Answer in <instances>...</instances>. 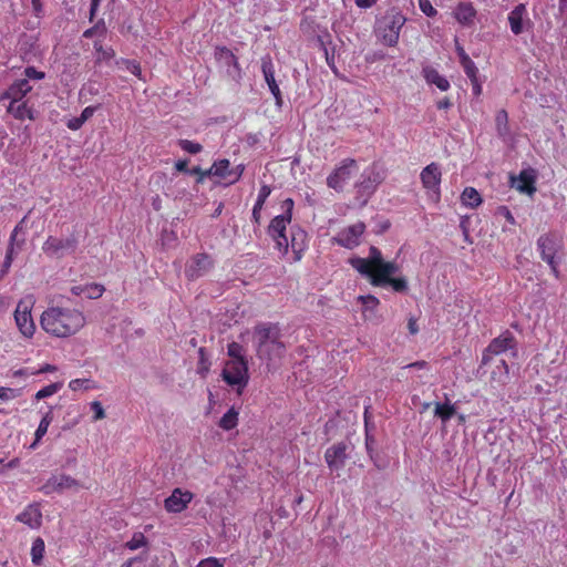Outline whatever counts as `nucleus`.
<instances>
[{"label": "nucleus", "mask_w": 567, "mask_h": 567, "mask_svg": "<svg viewBox=\"0 0 567 567\" xmlns=\"http://www.w3.org/2000/svg\"><path fill=\"white\" fill-rule=\"evenodd\" d=\"M86 323L84 313L75 308L50 306L40 316L41 328L51 337L69 338Z\"/></svg>", "instance_id": "1"}, {"label": "nucleus", "mask_w": 567, "mask_h": 567, "mask_svg": "<svg viewBox=\"0 0 567 567\" xmlns=\"http://www.w3.org/2000/svg\"><path fill=\"white\" fill-rule=\"evenodd\" d=\"M281 329L278 323L260 322L254 327L252 343L256 355L268 367L284 358L287 347L281 340Z\"/></svg>", "instance_id": "2"}, {"label": "nucleus", "mask_w": 567, "mask_h": 567, "mask_svg": "<svg viewBox=\"0 0 567 567\" xmlns=\"http://www.w3.org/2000/svg\"><path fill=\"white\" fill-rule=\"evenodd\" d=\"M406 18L398 8H390L377 18L374 25L375 37L388 47H395L400 39V32Z\"/></svg>", "instance_id": "3"}, {"label": "nucleus", "mask_w": 567, "mask_h": 567, "mask_svg": "<svg viewBox=\"0 0 567 567\" xmlns=\"http://www.w3.org/2000/svg\"><path fill=\"white\" fill-rule=\"evenodd\" d=\"M285 204L287 205V210L284 214L274 217L267 229L268 235L276 244V248L284 254H286L289 248V240L286 235V229L291 221L293 202L292 199L288 198Z\"/></svg>", "instance_id": "4"}, {"label": "nucleus", "mask_w": 567, "mask_h": 567, "mask_svg": "<svg viewBox=\"0 0 567 567\" xmlns=\"http://www.w3.org/2000/svg\"><path fill=\"white\" fill-rule=\"evenodd\" d=\"M35 298L33 295H27L21 298L13 312L16 326L24 338H32L35 332V323L31 311L34 307Z\"/></svg>", "instance_id": "5"}, {"label": "nucleus", "mask_w": 567, "mask_h": 567, "mask_svg": "<svg viewBox=\"0 0 567 567\" xmlns=\"http://www.w3.org/2000/svg\"><path fill=\"white\" fill-rule=\"evenodd\" d=\"M561 248V239L555 234H544L537 239V250L542 259L548 264L556 278H559V259L557 258V254Z\"/></svg>", "instance_id": "6"}, {"label": "nucleus", "mask_w": 567, "mask_h": 567, "mask_svg": "<svg viewBox=\"0 0 567 567\" xmlns=\"http://www.w3.org/2000/svg\"><path fill=\"white\" fill-rule=\"evenodd\" d=\"M507 351H513V354L516 355L517 352V341L514 334L506 330L498 337L494 338L489 344L484 349L482 354L481 367L488 364L494 355H499Z\"/></svg>", "instance_id": "7"}, {"label": "nucleus", "mask_w": 567, "mask_h": 567, "mask_svg": "<svg viewBox=\"0 0 567 567\" xmlns=\"http://www.w3.org/2000/svg\"><path fill=\"white\" fill-rule=\"evenodd\" d=\"M358 171L355 159L346 158L333 169V172L327 177L328 187L336 192L343 190L346 184L350 181L352 175Z\"/></svg>", "instance_id": "8"}, {"label": "nucleus", "mask_w": 567, "mask_h": 567, "mask_svg": "<svg viewBox=\"0 0 567 567\" xmlns=\"http://www.w3.org/2000/svg\"><path fill=\"white\" fill-rule=\"evenodd\" d=\"M78 240L73 236L68 238H58L54 236H49L47 240L43 243L42 250L47 256L60 259L64 257L66 254L74 252Z\"/></svg>", "instance_id": "9"}, {"label": "nucleus", "mask_w": 567, "mask_h": 567, "mask_svg": "<svg viewBox=\"0 0 567 567\" xmlns=\"http://www.w3.org/2000/svg\"><path fill=\"white\" fill-rule=\"evenodd\" d=\"M223 379L229 385L246 386L248 383V365L246 360H230L223 370Z\"/></svg>", "instance_id": "10"}, {"label": "nucleus", "mask_w": 567, "mask_h": 567, "mask_svg": "<svg viewBox=\"0 0 567 567\" xmlns=\"http://www.w3.org/2000/svg\"><path fill=\"white\" fill-rule=\"evenodd\" d=\"M365 230V224L358 221L342 230H340L333 238L332 241L341 247L353 249L361 243V236Z\"/></svg>", "instance_id": "11"}, {"label": "nucleus", "mask_w": 567, "mask_h": 567, "mask_svg": "<svg viewBox=\"0 0 567 567\" xmlns=\"http://www.w3.org/2000/svg\"><path fill=\"white\" fill-rule=\"evenodd\" d=\"M384 173L375 164L365 168L361 174V179L357 184L358 192L362 195H370L374 193L377 187L383 182Z\"/></svg>", "instance_id": "12"}, {"label": "nucleus", "mask_w": 567, "mask_h": 567, "mask_svg": "<svg viewBox=\"0 0 567 567\" xmlns=\"http://www.w3.org/2000/svg\"><path fill=\"white\" fill-rule=\"evenodd\" d=\"M348 449V443L338 442L326 450L324 461L330 471L338 472L344 467L346 462L349 458Z\"/></svg>", "instance_id": "13"}, {"label": "nucleus", "mask_w": 567, "mask_h": 567, "mask_svg": "<svg viewBox=\"0 0 567 567\" xmlns=\"http://www.w3.org/2000/svg\"><path fill=\"white\" fill-rule=\"evenodd\" d=\"M80 487L79 482L70 475L59 474L52 475L42 486L41 492L45 495L52 493H62L66 489H78Z\"/></svg>", "instance_id": "14"}, {"label": "nucleus", "mask_w": 567, "mask_h": 567, "mask_svg": "<svg viewBox=\"0 0 567 567\" xmlns=\"http://www.w3.org/2000/svg\"><path fill=\"white\" fill-rule=\"evenodd\" d=\"M421 182L425 189L429 192H432V195L434 196L435 200L440 199V184H441V177L442 173L440 169L439 164L431 163L427 166H425L421 172Z\"/></svg>", "instance_id": "15"}, {"label": "nucleus", "mask_w": 567, "mask_h": 567, "mask_svg": "<svg viewBox=\"0 0 567 567\" xmlns=\"http://www.w3.org/2000/svg\"><path fill=\"white\" fill-rule=\"evenodd\" d=\"M214 266L213 259L207 254L195 255L186 266V276L194 280L205 276Z\"/></svg>", "instance_id": "16"}, {"label": "nucleus", "mask_w": 567, "mask_h": 567, "mask_svg": "<svg viewBox=\"0 0 567 567\" xmlns=\"http://www.w3.org/2000/svg\"><path fill=\"white\" fill-rule=\"evenodd\" d=\"M261 71L265 78V81L269 87V91L274 95L276 100V105L281 106L282 105V96L279 89V85L276 82L275 79V66L272 63V60L269 55H266L261 59Z\"/></svg>", "instance_id": "17"}, {"label": "nucleus", "mask_w": 567, "mask_h": 567, "mask_svg": "<svg viewBox=\"0 0 567 567\" xmlns=\"http://www.w3.org/2000/svg\"><path fill=\"white\" fill-rule=\"evenodd\" d=\"M536 174L535 171L524 169L517 177H511V185L522 194L533 195L536 192Z\"/></svg>", "instance_id": "18"}, {"label": "nucleus", "mask_w": 567, "mask_h": 567, "mask_svg": "<svg viewBox=\"0 0 567 567\" xmlns=\"http://www.w3.org/2000/svg\"><path fill=\"white\" fill-rule=\"evenodd\" d=\"M193 499V494L188 491L183 492L175 488L169 497L165 499V508L169 513H181Z\"/></svg>", "instance_id": "19"}, {"label": "nucleus", "mask_w": 567, "mask_h": 567, "mask_svg": "<svg viewBox=\"0 0 567 567\" xmlns=\"http://www.w3.org/2000/svg\"><path fill=\"white\" fill-rule=\"evenodd\" d=\"M289 247L295 254V259L300 260L303 251L308 246V235L300 227L293 226L290 228Z\"/></svg>", "instance_id": "20"}, {"label": "nucleus", "mask_w": 567, "mask_h": 567, "mask_svg": "<svg viewBox=\"0 0 567 567\" xmlns=\"http://www.w3.org/2000/svg\"><path fill=\"white\" fill-rule=\"evenodd\" d=\"M508 22L511 31L518 35L524 32V24H529L530 21L527 19V9L524 3L517 4L508 14Z\"/></svg>", "instance_id": "21"}, {"label": "nucleus", "mask_w": 567, "mask_h": 567, "mask_svg": "<svg viewBox=\"0 0 567 567\" xmlns=\"http://www.w3.org/2000/svg\"><path fill=\"white\" fill-rule=\"evenodd\" d=\"M398 270L399 267L395 262L383 260L382 264L375 269V276H373L372 285L375 287L386 286L388 279L398 272Z\"/></svg>", "instance_id": "22"}, {"label": "nucleus", "mask_w": 567, "mask_h": 567, "mask_svg": "<svg viewBox=\"0 0 567 567\" xmlns=\"http://www.w3.org/2000/svg\"><path fill=\"white\" fill-rule=\"evenodd\" d=\"M422 74L427 84H433L441 91H447L451 86L449 80L430 65L423 66Z\"/></svg>", "instance_id": "23"}, {"label": "nucleus", "mask_w": 567, "mask_h": 567, "mask_svg": "<svg viewBox=\"0 0 567 567\" xmlns=\"http://www.w3.org/2000/svg\"><path fill=\"white\" fill-rule=\"evenodd\" d=\"M31 85L28 79H21L16 81L10 87L3 93L1 99H11V101H20L27 93L31 91Z\"/></svg>", "instance_id": "24"}, {"label": "nucleus", "mask_w": 567, "mask_h": 567, "mask_svg": "<svg viewBox=\"0 0 567 567\" xmlns=\"http://www.w3.org/2000/svg\"><path fill=\"white\" fill-rule=\"evenodd\" d=\"M104 290L105 288L102 285L95 282L78 285L71 288V292L74 296H85L89 299H99L103 295Z\"/></svg>", "instance_id": "25"}, {"label": "nucleus", "mask_w": 567, "mask_h": 567, "mask_svg": "<svg viewBox=\"0 0 567 567\" xmlns=\"http://www.w3.org/2000/svg\"><path fill=\"white\" fill-rule=\"evenodd\" d=\"M17 519L31 528H38L41 525L42 514L37 506L29 505L17 516Z\"/></svg>", "instance_id": "26"}, {"label": "nucleus", "mask_w": 567, "mask_h": 567, "mask_svg": "<svg viewBox=\"0 0 567 567\" xmlns=\"http://www.w3.org/2000/svg\"><path fill=\"white\" fill-rule=\"evenodd\" d=\"M476 10L471 2H461L457 4L454 17L462 24H470L475 18Z\"/></svg>", "instance_id": "27"}, {"label": "nucleus", "mask_w": 567, "mask_h": 567, "mask_svg": "<svg viewBox=\"0 0 567 567\" xmlns=\"http://www.w3.org/2000/svg\"><path fill=\"white\" fill-rule=\"evenodd\" d=\"M230 171L231 168L229 159L223 158L213 163V165L208 168V174H213L216 177L229 181L231 177Z\"/></svg>", "instance_id": "28"}, {"label": "nucleus", "mask_w": 567, "mask_h": 567, "mask_svg": "<svg viewBox=\"0 0 567 567\" xmlns=\"http://www.w3.org/2000/svg\"><path fill=\"white\" fill-rule=\"evenodd\" d=\"M434 415L439 417L444 424L447 423L451 417L456 414L455 405L450 402L449 399L444 403H434Z\"/></svg>", "instance_id": "29"}, {"label": "nucleus", "mask_w": 567, "mask_h": 567, "mask_svg": "<svg viewBox=\"0 0 567 567\" xmlns=\"http://www.w3.org/2000/svg\"><path fill=\"white\" fill-rule=\"evenodd\" d=\"M350 264L360 275L369 278L372 284L373 276H375V269L369 259L357 257L350 259Z\"/></svg>", "instance_id": "30"}, {"label": "nucleus", "mask_w": 567, "mask_h": 567, "mask_svg": "<svg viewBox=\"0 0 567 567\" xmlns=\"http://www.w3.org/2000/svg\"><path fill=\"white\" fill-rule=\"evenodd\" d=\"M270 193L271 188L268 185H262L259 189L257 200L252 208V219L258 225L260 224L261 209Z\"/></svg>", "instance_id": "31"}, {"label": "nucleus", "mask_w": 567, "mask_h": 567, "mask_svg": "<svg viewBox=\"0 0 567 567\" xmlns=\"http://www.w3.org/2000/svg\"><path fill=\"white\" fill-rule=\"evenodd\" d=\"M18 102L19 101H11L8 106V112L11 113L17 120H33V112L27 106V103L18 104Z\"/></svg>", "instance_id": "32"}, {"label": "nucleus", "mask_w": 567, "mask_h": 567, "mask_svg": "<svg viewBox=\"0 0 567 567\" xmlns=\"http://www.w3.org/2000/svg\"><path fill=\"white\" fill-rule=\"evenodd\" d=\"M462 204L470 208H476L482 203L480 193L474 187H466L461 195Z\"/></svg>", "instance_id": "33"}, {"label": "nucleus", "mask_w": 567, "mask_h": 567, "mask_svg": "<svg viewBox=\"0 0 567 567\" xmlns=\"http://www.w3.org/2000/svg\"><path fill=\"white\" fill-rule=\"evenodd\" d=\"M237 422L238 412L234 408H231L221 416L219 421V426L226 431H229L236 427Z\"/></svg>", "instance_id": "34"}, {"label": "nucleus", "mask_w": 567, "mask_h": 567, "mask_svg": "<svg viewBox=\"0 0 567 567\" xmlns=\"http://www.w3.org/2000/svg\"><path fill=\"white\" fill-rule=\"evenodd\" d=\"M496 130L499 136L504 137L509 133L508 115L505 110H499L495 116Z\"/></svg>", "instance_id": "35"}, {"label": "nucleus", "mask_w": 567, "mask_h": 567, "mask_svg": "<svg viewBox=\"0 0 567 567\" xmlns=\"http://www.w3.org/2000/svg\"><path fill=\"white\" fill-rule=\"evenodd\" d=\"M45 545L42 538L38 537L33 540L31 547V558L34 565H40L43 559Z\"/></svg>", "instance_id": "36"}, {"label": "nucleus", "mask_w": 567, "mask_h": 567, "mask_svg": "<svg viewBox=\"0 0 567 567\" xmlns=\"http://www.w3.org/2000/svg\"><path fill=\"white\" fill-rule=\"evenodd\" d=\"M52 414L51 412H48L43 417L42 420L40 421L39 423V426L35 431V440L34 442L31 444V449H34L38 444V442L45 435V433L48 432V427L50 425V423L52 422Z\"/></svg>", "instance_id": "37"}, {"label": "nucleus", "mask_w": 567, "mask_h": 567, "mask_svg": "<svg viewBox=\"0 0 567 567\" xmlns=\"http://www.w3.org/2000/svg\"><path fill=\"white\" fill-rule=\"evenodd\" d=\"M147 546V538L142 532H135L132 538L125 543L124 547L130 550H136Z\"/></svg>", "instance_id": "38"}, {"label": "nucleus", "mask_w": 567, "mask_h": 567, "mask_svg": "<svg viewBox=\"0 0 567 567\" xmlns=\"http://www.w3.org/2000/svg\"><path fill=\"white\" fill-rule=\"evenodd\" d=\"M94 49L96 50V61H110L114 58L115 52L112 48H103L100 42H94Z\"/></svg>", "instance_id": "39"}, {"label": "nucleus", "mask_w": 567, "mask_h": 567, "mask_svg": "<svg viewBox=\"0 0 567 567\" xmlns=\"http://www.w3.org/2000/svg\"><path fill=\"white\" fill-rule=\"evenodd\" d=\"M178 146L184 152H187L189 154H198L203 150V146L199 143L193 142V141H189V140H179L178 141Z\"/></svg>", "instance_id": "40"}, {"label": "nucleus", "mask_w": 567, "mask_h": 567, "mask_svg": "<svg viewBox=\"0 0 567 567\" xmlns=\"http://www.w3.org/2000/svg\"><path fill=\"white\" fill-rule=\"evenodd\" d=\"M461 64L470 80H475V78H477L478 69L470 56H464L463 63Z\"/></svg>", "instance_id": "41"}, {"label": "nucleus", "mask_w": 567, "mask_h": 567, "mask_svg": "<svg viewBox=\"0 0 567 567\" xmlns=\"http://www.w3.org/2000/svg\"><path fill=\"white\" fill-rule=\"evenodd\" d=\"M20 395H21L20 389L0 386V400L1 401L6 402V401L14 400Z\"/></svg>", "instance_id": "42"}, {"label": "nucleus", "mask_w": 567, "mask_h": 567, "mask_svg": "<svg viewBox=\"0 0 567 567\" xmlns=\"http://www.w3.org/2000/svg\"><path fill=\"white\" fill-rule=\"evenodd\" d=\"M391 286L396 292H405L408 290V281L405 278H390L386 286Z\"/></svg>", "instance_id": "43"}, {"label": "nucleus", "mask_w": 567, "mask_h": 567, "mask_svg": "<svg viewBox=\"0 0 567 567\" xmlns=\"http://www.w3.org/2000/svg\"><path fill=\"white\" fill-rule=\"evenodd\" d=\"M243 352L244 349L239 343L231 342L228 344V355L231 358V360H245Z\"/></svg>", "instance_id": "44"}, {"label": "nucleus", "mask_w": 567, "mask_h": 567, "mask_svg": "<svg viewBox=\"0 0 567 567\" xmlns=\"http://www.w3.org/2000/svg\"><path fill=\"white\" fill-rule=\"evenodd\" d=\"M22 244H23V240L21 243H19L18 239H16V234H11L6 255L13 258V256L17 255L19 252V250L21 249Z\"/></svg>", "instance_id": "45"}, {"label": "nucleus", "mask_w": 567, "mask_h": 567, "mask_svg": "<svg viewBox=\"0 0 567 567\" xmlns=\"http://www.w3.org/2000/svg\"><path fill=\"white\" fill-rule=\"evenodd\" d=\"M368 259L371 261L374 269H377L383 261L381 251L374 246L370 247V255Z\"/></svg>", "instance_id": "46"}, {"label": "nucleus", "mask_w": 567, "mask_h": 567, "mask_svg": "<svg viewBox=\"0 0 567 567\" xmlns=\"http://www.w3.org/2000/svg\"><path fill=\"white\" fill-rule=\"evenodd\" d=\"M420 10L427 17H435L436 9L432 6L431 0H419Z\"/></svg>", "instance_id": "47"}, {"label": "nucleus", "mask_w": 567, "mask_h": 567, "mask_svg": "<svg viewBox=\"0 0 567 567\" xmlns=\"http://www.w3.org/2000/svg\"><path fill=\"white\" fill-rule=\"evenodd\" d=\"M58 384H49L37 392L35 399L41 400L51 396L58 391Z\"/></svg>", "instance_id": "48"}, {"label": "nucleus", "mask_w": 567, "mask_h": 567, "mask_svg": "<svg viewBox=\"0 0 567 567\" xmlns=\"http://www.w3.org/2000/svg\"><path fill=\"white\" fill-rule=\"evenodd\" d=\"M225 559H218L215 557H208L202 559L196 567H224Z\"/></svg>", "instance_id": "49"}, {"label": "nucleus", "mask_w": 567, "mask_h": 567, "mask_svg": "<svg viewBox=\"0 0 567 567\" xmlns=\"http://www.w3.org/2000/svg\"><path fill=\"white\" fill-rule=\"evenodd\" d=\"M358 300L367 308L374 309L379 305V299L372 295L359 296Z\"/></svg>", "instance_id": "50"}, {"label": "nucleus", "mask_w": 567, "mask_h": 567, "mask_svg": "<svg viewBox=\"0 0 567 567\" xmlns=\"http://www.w3.org/2000/svg\"><path fill=\"white\" fill-rule=\"evenodd\" d=\"M189 175H196L197 176V179H196L197 184L204 183L206 177L214 176L213 174H208V169L204 171L199 166H195V167L190 168Z\"/></svg>", "instance_id": "51"}, {"label": "nucleus", "mask_w": 567, "mask_h": 567, "mask_svg": "<svg viewBox=\"0 0 567 567\" xmlns=\"http://www.w3.org/2000/svg\"><path fill=\"white\" fill-rule=\"evenodd\" d=\"M90 382L91 381L89 379H74V380L70 381L69 388L73 391H78L81 389L87 390V389H90V385H89Z\"/></svg>", "instance_id": "52"}, {"label": "nucleus", "mask_w": 567, "mask_h": 567, "mask_svg": "<svg viewBox=\"0 0 567 567\" xmlns=\"http://www.w3.org/2000/svg\"><path fill=\"white\" fill-rule=\"evenodd\" d=\"M244 171H245L244 164H239V165L235 166L234 168H231V171H230L231 177L227 184L230 185V184H235L236 182H238L241 178Z\"/></svg>", "instance_id": "53"}, {"label": "nucleus", "mask_w": 567, "mask_h": 567, "mask_svg": "<svg viewBox=\"0 0 567 567\" xmlns=\"http://www.w3.org/2000/svg\"><path fill=\"white\" fill-rule=\"evenodd\" d=\"M91 409H92V411L94 412V416H93V419H94L95 421H97V420H102V419H104V417H105L104 409H103L102 404H101L99 401H93V402L91 403Z\"/></svg>", "instance_id": "54"}, {"label": "nucleus", "mask_w": 567, "mask_h": 567, "mask_svg": "<svg viewBox=\"0 0 567 567\" xmlns=\"http://www.w3.org/2000/svg\"><path fill=\"white\" fill-rule=\"evenodd\" d=\"M220 58L225 60V63L230 65L234 64L237 65V58L229 51L228 49L224 48L220 50Z\"/></svg>", "instance_id": "55"}, {"label": "nucleus", "mask_w": 567, "mask_h": 567, "mask_svg": "<svg viewBox=\"0 0 567 567\" xmlns=\"http://www.w3.org/2000/svg\"><path fill=\"white\" fill-rule=\"evenodd\" d=\"M24 74H25L27 79H32V80H42L44 78V73L41 71H38L33 66L25 68Z\"/></svg>", "instance_id": "56"}, {"label": "nucleus", "mask_w": 567, "mask_h": 567, "mask_svg": "<svg viewBox=\"0 0 567 567\" xmlns=\"http://www.w3.org/2000/svg\"><path fill=\"white\" fill-rule=\"evenodd\" d=\"M374 443H375L374 439L372 436H370L369 433L367 432V436H365L367 452H368L370 458L374 462V464H377V462L374 460V455H373Z\"/></svg>", "instance_id": "57"}, {"label": "nucleus", "mask_w": 567, "mask_h": 567, "mask_svg": "<svg viewBox=\"0 0 567 567\" xmlns=\"http://www.w3.org/2000/svg\"><path fill=\"white\" fill-rule=\"evenodd\" d=\"M83 124H84V122L81 120L80 116L72 117V118L68 120V122H66V126L71 131L80 130L83 126Z\"/></svg>", "instance_id": "58"}, {"label": "nucleus", "mask_w": 567, "mask_h": 567, "mask_svg": "<svg viewBox=\"0 0 567 567\" xmlns=\"http://www.w3.org/2000/svg\"><path fill=\"white\" fill-rule=\"evenodd\" d=\"M126 70L130 71L132 74L140 76L141 75V66L135 61H125Z\"/></svg>", "instance_id": "59"}, {"label": "nucleus", "mask_w": 567, "mask_h": 567, "mask_svg": "<svg viewBox=\"0 0 567 567\" xmlns=\"http://www.w3.org/2000/svg\"><path fill=\"white\" fill-rule=\"evenodd\" d=\"M498 215H502L504 216V218L511 224V225H515V218L513 216V214L509 212V209L505 206H502L498 208Z\"/></svg>", "instance_id": "60"}, {"label": "nucleus", "mask_w": 567, "mask_h": 567, "mask_svg": "<svg viewBox=\"0 0 567 567\" xmlns=\"http://www.w3.org/2000/svg\"><path fill=\"white\" fill-rule=\"evenodd\" d=\"M96 109H97V106H92V105L86 106V107L82 111V113H81V115H80L81 120H82L84 123H85L86 121H89V120L93 116V114L95 113Z\"/></svg>", "instance_id": "61"}, {"label": "nucleus", "mask_w": 567, "mask_h": 567, "mask_svg": "<svg viewBox=\"0 0 567 567\" xmlns=\"http://www.w3.org/2000/svg\"><path fill=\"white\" fill-rule=\"evenodd\" d=\"M97 31H102V32L105 31L103 22H102V27L100 25V23H97L96 25L85 30L84 33H83V37L84 38H92Z\"/></svg>", "instance_id": "62"}, {"label": "nucleus", "mask_w": 567, "mask_h": 567, "mask_svg": "<svg viewBox=\"0 0 567 567\" xmlns=\"http://www.w3.org/2000/svg\"><path fill=\"white\" fill-rule=\"evenodd\" d=\"M11 306V299L6 296H0V315L6 313Z\"/></svg>", "instance_id": "63"}, {"label": "nucleus", "mask_w": 567, "mask_h": 567, "mask_svg": "<svg viewBox=\"0 0 567 567\" xmlns=\"http://www.w3.org/2000/svg\"><path fill=\"white\" fill-rule=\"evenodd\" d=\"M175 168L176 171L178 172H183V173H187L189 174V168H188V159H179L175 163Z\"/></svg>", "instance_id": "64"}]
</instances>
